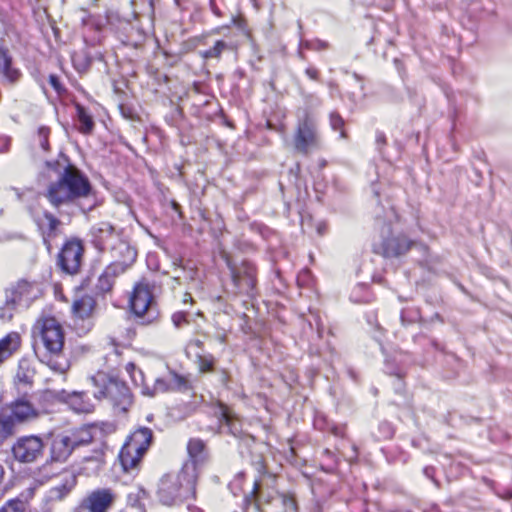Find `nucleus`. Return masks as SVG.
<instances>
[{
    "label": "nucleus",
    "instance_id": "64",
    "mask_svg": "<svg viewBox=\"0 0 512 512\" xmlns=\"http://www.w3.org/2000/svg\"><path fill=\"white\" fill-rule=\"evenodd\" d=\"M58 157L59 158H64V151L63 150H60L59 153H58Z\"/></svg>",
    "mask_w": 512,
    "mask_h": 512
},
{
    "label": "nucleus",
    "instance_id": "30",
    "mask_svg": "<svg viewBox=\"0 0 512 512\" xmlns=\"http://www.w3.org/2000/svg\"><path fill=\"white\" fill-rule=\"evenodd\" d=\"M64 461V436L58 434L52 441L50 448V462Z\"/></svg>",
    "mask_w": 512,
    "mask_h": 512
},
{
    "label": "nucleus",
    "instance_id": "4",
    "mask_svg": "<svg viewBox=\"0 0 512 512\" xmlns=\"http://www.w3.org/2000/svg\"><path fill=\"white\" fill-rule=\"evenodd\" d=\"M293 149L296 153L307 156L321 148V138L316 117L308 110L298 116L293 136Z\"/></svg>",
    "mask_w": 512,
    "mask_h": 512
},
{
    "label": "nucleus",
    "instance_id": "43",
    "mask_svg": "<svg viewBox=\"0 0 512 512\" xmlns=\"http://www.w3.org/2000/svg\"><path fill=\"white\" fill-rule=\"evenodd\" d=\"M43 398L53 402L64 403V390L55 391L52 389H46L43 392Z\"/></svg>",
    "mask_w": 512,
    "mask_h": 512
},
{
    "label": "nucleus",
    "instance_id": "13",
    "mask_svg": "<svg viewBox=\"0 0 512 512\" xmlns=\"http://www.w3.org/2000/svg\"><path fill=\"white\" fill-rule=\"evenodd\" d=\"M84 252L82 240L71 238L66 241V274L75 275L80 271Z\"/></svg>",
    "mask_w": 512,
    "mask_h": 512
},
{
    "label": "nucleus",
    "instance_id": "32",
    "mask_svg": "<svg viewBox=\"0 0 512 512\" xmlns=\"http://www.w3.org/2000/svg\"><path fill=\"white\" fill-rule=\"evenodd\" d=\"M169 378L172 391H187L191 388L189 380L183 375L173 371L170 373Z\"/></svg>",
    "mask_w": 512,
    "mask_h": 512
},
{
    "label": "nucleus",
    "instance_id": "48",
    "mask_svg": "<svg viewBox=\"0 0 512 512\" xmlns=\"http://www.w3.org/2000/svg\"><path fill=\"white\" fill-rule=\"evenodd\" d=\"M254 465H255L257 472L260 475L259 478L268 474V467H267L266 461L263 457H260L259 460L256 461Z\"/></svg>",
    "mask_w": 512,
    "mask_h": 512
},
{
    "label": "nucleus",
    "instance_id": "28",
    "mask_svg": "<svg viewBox=\"0 0 512 512\" xmlns=\"http://www.w3.org/2000/svg\"><path fill=\"white\" fill-rule=\"evenodd\" d=\"M217 407V417L218 419L223 422L225 425L231 427L233 426L234 422L238 421V416L232 411V409L225 403L218 401L216 403Z\"/></svg>",
    "mask_w": 512,
    "mask_h": 512
},
{
    "label": "nucleus",
    "instance_id": "16",
    "mask_svg": "<svg viewBox=\"0 0 512 512\" xmlns=\"http://www.w3.org/2000/svg\"><path fill=\"white\" fill-rule=\"evenodd\" d=\"M36 369L33 362L28 358L19 360L17 372L14 378V383L18 390L23 388L31 389L34 384Z\"/></svg>",
    "mask_w": 512,
    "mask_h": 512
},
{
    "label": "nucleus",
    "instance_id": "40",
    "mask_svg": "<svg viewBox=\"0 0 512 512\" xmlns=\"http://www.w3.org/2000/svg\"><path fill=\"white\" fill-rule=\"evenodd\" d=\"M49 136H50V128L47 126H40L37 130L36 137L38 139L40 147L44 151H49Z\"/></svg>",
    "mask_w": 512,
    "mask_h": 512
},
{
    "label": "nucleus",
    "instance_id": "45",
    "mask_svg": "<svg viewBox=\"0 0 512 512\" xmlns=\"http://www.w3.org/2000/svg\"><path fill=\"white\" fill-rule=\"evenodd\" d=\"M261 484H262L261 478H256L254 480L252 490L248 494H246L251 500L256 502L257 506H258L257 501H258L259 492L261 489Z\"/></svg>",
    "mask_w": 512,
    "mask_h": 512
},
{
    "label": "nucleus",
    "instance_id": "63",
    "mask_svg": "<svg viewBox=\"0 0 512 512\" xmlns=\"http://www.w3.org/2000/svg\"><path fill=\"white\" fill-rule=\"evenodd\" d=\"M44 243L46 244L48 251H50L51 245H50L49 241L46 238H44Z\"/></svg>",
    "mask_w": 512,
    "mask_h": 512
},
{
    "label": "nucleus",
    "instance_id": "41",
    "mask_svg": "<svg viewBox=\"0 0 512 512\" xmlns=\"http://www.w3.org/2000/svg\"><path fill=\"white\" fill-rule=\"evenodd\" d=\"M188 316H189L188 312H185V311L174 312L171 316L173 325L176 328H181L183 326L188 325L189 324Z\"/></svg>",
    "mask_w": 512,
    "mask_h": 512
},
{
    "label": "nucleus",
    "instance_id": "50",
    "mask_svg": "<svg viewBox=\"0 0 512 512\" xmlns=\"http://www.w3.org/2000/svg\"><path fill=\"white\" fill-rule=\"evenodd\" d=\"M305 74L307 75L308 78H310L311 80H314V81L319 80V77H320L319 70L313 66L307 67L305 69Z\"/></svg>",
    "mask_w": 512,
    "mask_h": 512
},
{
    "label": "nucleus",
    "instance_id": "3",
    "mask_svg": "<svg viewBox=\"0 0 512 512\" xmlns=\"http://www.w3.org/2000/svg\"><path fill=\"white\" fill-rule=\"evenodd\" d=\"M129 307L140 325H153L160 320L152 288L145 279L135 283L129 298Z\"/></svg>",
    "mask_w": 512,
    "mask_h": 512
},
{
    "label": "nucleus",
    "instance_id": "14",
    "mask_svg": "<svg viewBox=\"0 0 512 512\" xmlns=\"http://www.w3.org/2000/svg\"><path fill=\"white\" fill-rule=\"evenodd\" d=\"M32 283L21 279L15 285L5 290V306L10 310H14L23 300L27 303L32 299L31 290Z\"/></svg>",
    "mask_w": 512,
    "mask_h": 512
},
{
    "label": "nucleus",
    "instance_id": "2",
    "mask_svg": "<svg viewBox=\"0 0 512 512\" xmlns=\"http://www.w3.org/2000/svg\"><path fill=\"white\" fill-rule=\"evenodd\" d=\"M152 439L153 433L148 427H140L127 437L118 454V460L123 472L130 473L139 469L141 461L152 443Z\"/></svg>",
    "mask_w": 512,
    "mask_h": 512
},
{
    "label": "nucleus",
    "instance_id": "44",
    "mask_svg": "<svg viewBox=\"0 0 512 512\" xmlns=\"http://www.w3.org/2000/svg\"><path fill=\"white\" fill-rule=\"evenodd\" d=\"M55 355L56 354H49V353H48V355H45V357H48L46 364L52 371H54L57 374L62 375V374H64V368L62 367L61 363H59L58 361L53 359V356H55Z\"/></svg>",
    "mask_w": 512,
    "mask_h": 512
},
{
    "label": "nucleus",
    "instance_id": "6",
    "mask_svg": "<svg viewBox=\"0 0 512 512\" xmlns=\"http://www.w3.org/2000/svg\"><path fill=\"white\" fill-rule=\"evenodd\" d=\"M94 396L99 399L108 400L118 412H127L133 403V396L129 387L121 381L115 379H107L103 381Z\"/></svg>",
    "mask_w": 512,
    "mask_h": 512
},
{
    "label": "nucleus",
    "instance_id": "9",
    "mask_svg": "<svg viewBox=\"0 0 512 512\" xmlns=\"http://www.w3.org/2000/svg\"><path fill=\"white\" fill-rule=\"evenodd\" d=\"M414 245V241L405 234L389 235L378 244H374L373 252L384 258H398L407 254Z\"/></svg>",
    "mask_w": 512,
    "mask_h": 512
},
{
    "label": "nucleus",
    "instance_id": "11",
    "mask_svg": "<svg viewBox=\"0 0 512 512\" xmlns=\"http://www.w3.org/2000/svg\"><path fill=\"white\" fill-rule=\"evenodd\" d=\"M45 167L44 177L52 179V174L57 177L56 181L49 184L46 197L52 205L59 207L64 202V197L60 195V190L64 189V169L61 168L59 160L46 161Z\"/></svg>",
    "mask_w": 512,
    "mask_h": 512
},
{
    "label": "nucleus",
    "instance_id": "49",
    "mask_svg": "<svg viewBox=\"0 0 512 512\" xmlns=\"http://www.w3.org/2000/svg\"><path fill=\"white\" fill-rule=\"evenodd\" d=\"M209 8H210V11L212 12V14L214 16H216L217 18L224 17V13L217 5L216 0H209Z\"/></svg>",
    "mask_w": 512,
    "mask_h": 512
},
{
    "label": "nucleus",
    "instance_id": "52",
    "mask_svg": "<svg viewBox=\"0 0 512 512\" xmlns=\"http://www.w3.org/2000/svg\"><path fill=\"white\" fill-rule=\"evenodd\" d=\"M188 347L190 348H196L198 350H204V341L200 340V339H191L188 344H187Z\"/></svg>",
    "mask_w": 512,
    "mask_h": 512
},
{
    "label": "nucleus",
    "instance_id": "53",
    "mask_svg": "<svg viewBox=\"0 0 512 512\" xmlns=\"http://www.w3.org/2000/svg\"><path fill=\"white\" fill-rule=\"evenodd\" d=\"M331 433L336 437L344 438L345 437V428L334 426L331 428Z\"/></svg>",
    "mask_w": 512,
    "mask_h": 512
},
{
    "label": "nucleus",
    "instance_id": "22",
    "mask_svg": "<svg viewBox=\"0 0 512 512\" xmlns=\"http://www.w3.org/2000/svg\"><path fill=\"white\" fill-rule=\"evenodd\" d=\"M115 249L119 254V259L111 264L113 266H119L118 268H123V273H125L136 261L137 251L125 242L119 243Z\"/></svg>",
    "mask_w": 512,
    "mask_h": 512
},
{
    "label": "nucleus",
    "instance_id": "59",
    "mask_svg": "<svg viewBox=\"0 0 512 512\" xmlns=\"http://www.w3.org/2000/svg\"><path fill=\"white\" fill-rule=\"evenodd\" d=\"M172 208L174 211L179 213V215L182 217L181 206L177 202H175V201L172 202Z\"/></svg>",
    "mask_w": 512,
    "mask_h": 512
},
{
    "label": "nucleus",
    "instance_id": "42",
    "mask_svg": "<svg viewBox=\"0 0 512 512\" xmlns=\"http://www.w3.org/2000/svg\"><path fill=\"white\" fill-rule=\"evenodd\" d=\"M305 47L313 51H324L330 48V44L325 40L315 39L306 42Z\"/></svg>",
    "mask_w": 512,
    "mask_h": 512
},
{
    "label": "nucleus",
    "instance_id": "27",
    "mask_svg": "<svg viewBox=\"0 0 512 512\" xmlns=\"http://www.w3.org/2000/svg\"><path fill=\"white\" fill-rule=\"evenodd\" d=\"M229 48V45L224 40H216L212 47L207 50L200 52V57L207 61L210 59H215L220 61L222 58V54L225 50Z\"/></svg>",
    "mask_w": 512,
    "mask_h": 512
},
{
    "label": "nucleus",
    "instance_id": "35",
    "mask_svg": "<svg viewBox=\"0 0 512 512\" xmlns=\"http://www.w3.org/2000/svg\"><path fill=\"white\" fill-rule=\"evenodd\" d=\"M114 234L115 228L110 224H103V227L98 229L96 237L101 250L107 249L108 244L106 238L112 237Z\"/></svg>",
    "mask_w": 512,
    "mask_h": 512
},
{
    "label": "nucleus",
    "instance_id": "54",
    "mask_svg": "<svg viewBox=\"0 0 512 512\" xmlns=\"http://www.w3.org/2000/svg\"><path fill=\"white\" fill-rule=\"evenodd\" d=\"M125 370L127 371V373L130 375V377L132 378L133 381L136 382L135 378H134V372L136 370V366L134 363L132 362H129L125 365Z\"/></svg>",
    "mask_w": 512,
    "mask_h": 512
},
{
    "label": "nucleus",
    "instance_id": "56",
    "mask_svg": "<svg viewBox=\"0 0 512 512\" xmlns=\"http://www.w3.org/2000/svg\"><path fill=\"white\" fill-rule=\"evenodd\" d=\"M253 500H251L247 495L244 496L242 501V511L247 512L252 505Z\"/></svg>",
    "mask_w": 512,
    "mask_h": 512
},
{
    "label": "nucleus",
    "instance_id": "23",
    "mask_svg": "<svg viewBox=\"0 0 512 512\" xmlns=\"http://www.w3.org/2000/svg\"><path fill=\"white\" fill-rule=\"evenodd\" d=\"M0 74L10 83L19 80L21 72L12 66V57L7 49L0 47Z\"/></svg>",
    "mask_w": 512,
    "mask_h": 512
},
{
    "label": "nucleus",
    "instance_id": "61",
    "mask_svg": "<svg viewBox=\"0 0 512 512\" xmlns=\"http://www.w3.org/2000/svg\"><path fill=\"white\" fill-rule=\"evenodd\" d=\"M218 340L220 343L222 344H225L226 341H227V335L225 333L221 334L219 337H218Z\"/></svg>",
    "mask_w": 512,
    "mask_h": 512
},
{
    "label": "nucleus",
    "instance_id": "39",
    "mask_svg": "<svg viewBox=\"0 0 512 512\" xmlns=\"http://www.w3.org/2000/svg\"><path fill=\"white\" fill-rule=\"evenodd\" d=\"M171 390V384H170V378L164 379V378H157L155 380L153 389L151 391L145 392V394L149 396H154L159 393H166L170 392Z\"/></svg>",
    "mask_w": 512,
    "mask_h": 512
},
{
    "label": "nucleus",
    "instance_id": "21",
    "mask_svg": "<svg viewBox=\"0 0 512 512\" xmlns=\"http://www.w3.org/2000/svg\"><path fill=\"white\" fill-rule=\"evenodd\" d=\"M231 26H234L243 36L247 39H251L253 36L252 30L249 27L248 20L243 13H237L231 17L230 24H224L217 26L211 30L212 34H221L225 30H230Z\"/></svg>",
    "mask_w": 512,
    "mask_h": 512
},
{
    "label": "nucleus",
    "instance_id": "57",
    "mask_svg": "<svg viewBox=\"0 0 512 512\" xmlns=\"http://www.w3.org/2000/svg\"><path fill=\"white\" fill-rule=\"evenodd\" d=\"M183 303H190V304H193L194 303V299L192 297V295L188 292H186L183 296Z\"/></svg>",
    "mask_w": 512,
    "mask_h": 512
},
{
    "label": "nucleus",
    "instance_id": "46",
    "mask_svg": "<svg viewBox=\"0 0 512 512\" xmlns=\"http://www.w3.org/2000/svg\"><path fill=\"white\" fill-rule=\"evenodd\" d=\"M261 484H262L261 478H256L254 480L252 490L248 494H246L251 500L256 502L257 506H258L257 501H258L259 492L261 489Z\"/></svg>",
    "mask_w": 512,
    "mask_h": 512
},
{
    "label": "nucleus",
    "instance_id": "58",
    "mask_svg": "<svg viewBox=\"0 0 512 512\" xmlns=\"http://www.w3.org/2000/svg\"><path fill=\"white\" fill-rule=\"evenodd\" d=\"M7 309L9 310V313L8 314L5 312L1 313L0 319H3V320H11L12 319V317H13V314L11 312L12 310H10L9 308H7Z\"/></svg>",
    "mask_w": 512,
    "mask_h": 512
},
{
    "label": "nucleus",
    "instance_id": "25",
    "mask_svg": "<svg viewBox=\"0 0 512 512\" xmlns=\"http://www.w3.org/2000/svg\"><path fill=\"white\" fill-rule=\"evenodd\" d=\"M118 266L108 265L97 281V288L103 293L110 292L114 286V280L117 276L123 274V268Z\"/></svg>",
    "mask_w": 512,
    "mask_h": 512
},
{
    "label": "nucleus",
    "instance_id": "19",
    "mask_svg": "<svg viewBox=\"0 0 512 512\" xmlns=\"http://www.w3.org/2000/svg\"><path fill=\"white\" fill-rule=\"evenodd\" d=\"M27 395V390L23 391V397L16 399L11 404V416L17 420L18 423L25 422L30 418L37 416V411L33 405L24 397Z\"/></svg>",
    "mask_w": 512,
    "mask_h": 512
},
{
    "label": "nucleus",
    "instance_id": "24",
    "mask_svg": "<svg viewBox=\"0 0 512 512\" xmlns=\"http://www.w3.org/2000/svg\"><path fill=\"white\" fill-rule=\"evenodd\" d=\"M21 344L20 335L17 332H10L0 340V364L8 359Z\"/></svg>",
    "mask_w": 512,
    "mask_h": 512
},
{
    "label": "nucleus",
    "instance_id": "20",
    "mask_svg": "<svg viewBox=\"0 0 512 512\" xmlns=\"http://www.w3.org/2000/svg\"><path fill=\"white\" fill-rule=\"evenodd\" d=\"M66 405L75 413L88 414L94 410V405L89 396L83 392H73L66 395Z\"/></svg>",
    "mask_w": 512,
    "mask_h": 512
},
{
    "label": "nucleus",
    "instance_id": "34",
    "mask_svg": "<svg viewBox=\"0 0 512 512\" xmlns=\"http://www.w3.org/2000/svg\"><path fill=\"white\" fill-rule=\"evenodd\" d=\"M27 505V502L20 498L10 499L0 508V512H26Z\"/></svg>",
    "mask_w": 512,
    "mask_h": 512
},
{
    "label": "nucleus",
    "instance_id": "10",
    "mask_svg": "<svg viewBox=\"0 0 512 512\" xmlns=\"http://www.w3.org/2000/svg\"><path fill=\"white\" fill-rule=\"evenodd\" d=\"M43 441L35 435L22 436L12 446L14 458L21 463L36 461L43 453Z\"/></svg>",
    "mask_w": 512,
    "mask_h": 512
},
{
    "label": "nucleus",
    "instance_id": "62",
    "mask_svg": "<svg viewBox=\"0 0 512 512\" xmlns=\"http://www.w3.org/2000/svg\"><path fill=\"white\" fill-rule=\"evenodd\" d=\"M55 37L58 39L60 37V30L58 28H54Z\"/></svg>",
    "mask_w": 512,
    "mask_h": 512
},
{
    "label": "nucleus",
    "instance_id": "1",
    "mask_svg": "<svg viewBox=\"0 0 512 512\" xmlns=\"http://www.w3.org/2000/svg\"><path fill=\"white\" fill-rule=\"evenodd\" d=\"M198 480L192 470L181 469L176 475H165L159 483V501L167 506L178 505L186 500H195Z\"/></svg>",
    "mask_w": 512,
    "mask_h": 512
},
{
    "label": "nucleus",
    "instance_id": "29",
    "mask_svg": "<svg viewBox=\"0 0 512 512\" xmlns=\"http://www.w3.org/2000/svg\"><path fill=\"white\" fill-rule=\"evenodd\" d=\"M195 363L200 373H212L215 370L216 359L211 353L205 355L197 354Z\"/></svg>",
    "mask_w": 512,
    "mask_h": 512
},
{
    "label": "nucleus",
    "instance_id": "17",
    "mask_svg": "<svg viewBox=\"0 0 512 512\" xmlns=\"http://www.w3.org/2000/svg\"><path fill=\"white\" fill-rule=\"evenodd\" d=\"M75 115L73 116V125L82 135H91L95 128V122L90 111L81 105L75 103Z\"/></svg>",
    "mask_w": 512,
    "mask_h": 512
},
{
    "label": "nucleus",
    "instance_id": "15",
    "mask_svg": "<svg viewBox=\"0 0 512 512\" xmlns=\"http://www.w3.org/2000/svg\"><path fill=\"white\" fill-rule=\"evenodd\" d=\"M232 282L236 288L235 295L254 296L256 288V274L250 269L238 271L235 268L231 269Z\"/></svg>",
    "mask_w": 512,
    "mask_h": 512
},
{
    "label": "nucleus",
    "instance_id": "55",
    "mask_svg": "<svg viewBox=\"0 0 512 512\" xmlns=\"http://www.w3.org/2000/svg\"><path fill=\"white\" fill-rule=\"evenodd\" d=\"M54 291H55V295L56 297L61 300V301H64V294L62 292V285L60 283H56L54 285Z\"/></svg>",
    "mask_w": 512,
    "mask_h": 512
},
{
    "label": "nucleus",
    "instance_id": "7",
    "mask_svg": "<svg viewBox=\"0 0 512 512\" xmlns=\"http://www.w3.org/2000/svg\"><path fill=\"white\" fill-rule=\"evenodd\" d=\"M92 193L89 178L66 158V202L87 198Z\"/></svg>",
    "mask_w": 512,
    "mask_h": 512
},
{
    "label": "nucleus",
    "instance_id": "51",
    "mask_svg": "<svg viewBox=\"0 0 512 512\" xmlns=\"http://www.w3.org/2000/svg\"><path fill=\"white\" fill-rule=\"evenodd\" d=\"M56 266L61 272H64V244L58 251Z\"/></svg>",
    "mask_w": 512,
    "mask_h": 512
},
{
    "label": "nucleus",
    "instance_id": "33",
    "mask_svg": "<svg viewBox=\"0 0 512 512\" xmlns=\"http://www.w3.org/2000/svg\"><path fill=\"white\" fill-rule=\"evenodd\" d=\"M329 123L332 130L338 131L340 133L341 138H347V133L345 131V120L338 112L334 111L329 114Z\"/></svg>",
    "mask_w": 512,
    "mask_h": 512
},
{
    "label": "nucleus",
    "instance_id": "5",
    "mask_svg": "<svg viewBox=\"0 0 512 512\" xmlns=\"http://www.w3.org/2000/svg\"><path fill=\"white\" fill-rule=\"evenodd\" d=\"M32 336L40 340L47 353L60 354L64 346L62 325L54 317L39 319L32 328Z\"/></svg>",
    "mask_w": 512,
    "mask_h": 512
},
{
    "label": "nucleus",
    "instance_id": "31",
    "mask_svg": "<svg viewBox=\"0 0 512 512\" xmlns=\"http://www.w3.org/2000/svg\"><path fill=\"white\" fill-rule=\"evenodd\" d=\"M61 224V221L56 218L52 213L45 211L43 214V220H39L38 225L40 227L47 226V236L54 237L56 235V229Z\"/></svg>",
    "mask_w": 512,
    "mask_h": 512
},
{
    "label": "nucleus",
    "instance_id": "12",
    "mask_svg": "<svg viewBox=\"0 0 512 512\" xmlns=\"http://www.w3.org/2000/svg\"><path fill=\"white\" fill-rule=\"evenodd\" d=\"M188 461L181 469L189 468L192 470L195 479H199L200 467L209 459L207 445L201 438H190L187 442Z\"/></svg>",
    "mask_w": 512,
    "mask_h": 512
},
{
    "label": "nucleus",
    "instance_id": "60",
    "mask_svg": "<svg viewBox=\"0 0 512 512\" xmlns=\"http://www.w3.org/2000/svg\"><path fill=\"white\" fill-rule=\"evenodd\" d=\"M134 510H137L138 512H145L144 509H142L140 507H136V506H131L130 508H127L121 512H133Z\"/></svg>",
    "mask_w": 512,
    "mask_h": 512
},
{
    "label": "nucleus",
    "instance_id": "37",
    "mask_svg": "<svg viewBox=\"0 0 512 512\" xmlns=\"http://www.w3.org/2000/svg\"><path fill=\"white\" fill-rule=\"evenodd\" d=\"M90 428L93 429L95 435L99 433L100 435H109L116 431L117 426L114 422L106 421V422H94L90 423Z\"/></svg>",
    "mask_w": 512,
    "mask_h": 512
},
{
    "label": "nucleus",
    "instance_id": "47",
    "mask_svg": "<svg viewBox=\"0 0 512 512\" xmlns=\"http://www.w3.org/2000/svg\"><path fill=\"white\" fill-rule=\"evenodd\" d=\"M49 83L61 97L62 93L64 92V87L62 86L60 78L55 74H51L49 76Z\"/></svg>",
    "mask_w": 512,
    "mask_h": 512
},
{
    "label": "nucleus",
    "instance_id": "36",
    "mask_svg": "<svg viewBox=\"0 0 512 512\" xmlns=\"http://www.w3.org/2000/svg\"><path fill=\"white\" fill-rule=\"evenodd\" d=\"M17 422L11 415L0 416V434L3 437H9L14 434V426Z\"/></svg>",
    "mask_w": 512,
    "mask_h": 512
},
{
    "label": "nucleus",
    "instance_id": "18",
    "mask_svg": "<svg viewBox=\"0 0 512 512\" xmlns=\"http://www.w3.org/2000/svg\"><path fill=\"white\" fill-rule=\"evenodd\" d=\"M95 299L89 294L78 296L72 304L71 314L74 321L85 320L92 315L95 308Z\"/></svg>",
    "mask_w": 512,
    "mask_h": 512
},
{
    "label": "nucleus",
    "instance_id": "26",
    "mask_svg": "<svg viewBox=\"0 0 512 512\" xmlns=\"http://www.w3.org/2000/svg\"><path fill=\"white\" fill-rule=\"evenodd\" d=\"M95 433L90 424L84 425L77 429L72 437H66V448L69 446L75 447L77 445L89 444L93 441Z\"/></svg>",
    "mask_w": 512,
    "mask_h": 512
},
{
    "label": "nucleus",
    "instance_id": "38",
    "mask_svg": "<svg viewBox=\"0 0 512 512\" xmlns=\"http://www.w3.org/2000/svg\"><path fill=\"white\" fill-rule=\"evenodd\" d=\"M279 497L285 512H298V503L294 493H280Z\"/></svg>",
    "mask_w": 512,
    "mask_h": 512
},
{
    "label": "nucleus",
    "instance_id": "8",
    "mask_svg": "<svg viewBox=\"0 0 512 512\" xmlns=\"http://www.w3.org/2000/svg\"><path fill=\"white\" fill-rule=\"evenodd\" d=\"M117 494L112 488L92 490L72 512H108L114 505Z\"/></svg>",
    "mask_w": 512,
    "mask_h": 512
}]
</instances>
